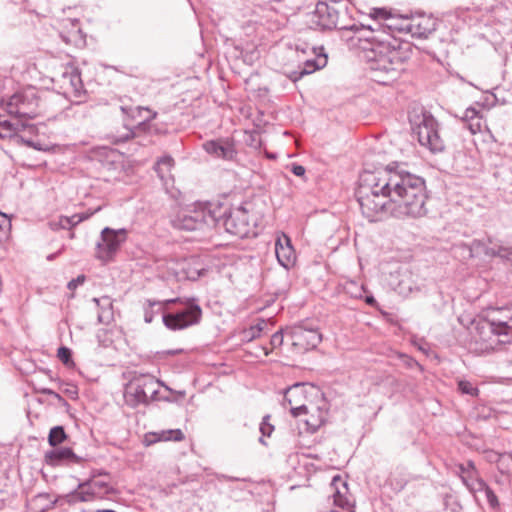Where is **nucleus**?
<instances>
[{"label":"nucleus","instance_id":"f257e3e1","mask_svg":"<svg viewBox=\"0 0 512 512\" xmlns=\"http://www.w3.org/2000/svg\"><path fill=\"white\" fill-rule=\"evenodd\" d=\"M356 197L363 216L370 222L389 215L402 220L417 219L428 212L424 180L403 170L364 171Z\"/></svg>","mask_w":512,"mask_h":512},{"label":"nucleus","instance_id":"f03ea898","mask_svg":"<svg viewBox=\"0 0 512 512\" xmlns=\"http://www.w3.org/2000/svg\"><path fill=\"white\" fill-rule=\"evenodd\" d=\"M162 314V321L169 330H182L199 323L202 310L194 299L174 298L165 301L147 300L144 307V320L151 323Z\"/></svg>","mask_w":512,"mask_h":512},{"label":"nucleus","instance_id":"7ed1b4c3","mask_svg":"<svg viewBox=\"0 0 512 512\" xmlns=\"http://www.w3.org/2000/svg\"><path fill=\"white\" fill-rule=\"evenodd\" d=\"M512 309L501 308L494 310L487 318L472 322L469 347L478 354L489 353L500 346L510 343L512 335L503 337L504 328L512 326Z\"/></svg>","mask_w":512,"mask_h":512},{"label":"nucleus","instance_id":"20e7f679","mask_svg":"<svg viewBox=\"0 0 512 512\" xmlns=\"http://www.w3.org/2000/svg\"><path fill=\"white\" fill-rule=\"evenodd\" d=\"M1 107L11 116L14 121H4L16 134L28 132L35 134L37 128L28 122L29 119L36 117L39 113V100L34 89L19 91L11 96L3 97L0 102Z\"/></svg>","mask_w":512,"mask_h":512},{"label":"nucleus","instance_id":"39448f33","mask_svg":"<svg viewBox=\"0 0 512 512\" xmlns=\"http://www.w3.org/2000/svg\"><path fill=\"white\" fill-rule=\"evenodd\" d=\"M389 40L379 41L372 47L362 46L372 77L380 83L395 79L402 70L401 52Z\"/></svg>","mask_w":512,"mask_h":512},{"label":"nucleus","instance_id":"423d86ee","mask_svg":"<svg viewBox=\"0 0 512 512\" xmlns=\"http://www.w3.org/2000/svg\"><path fill=\"white\" fill-rule=\"evenodd\" d=\"M219 210V207H214L211 204L199 203L182 209L172 219V225L177 229L187 231L202 229L204 226L216 227L219 222L217 215Z\"/></svg>","mask_w":512,"mask_h":512},{"label":"nucleus","instance_id":"0eeeda50","mask_svg":"<svg viewBox=\"0 0 512 512\" xmlns=\"http://www.w3.org/2000/svg\"><path fill=\"white\" fill-rule=\"evenodd\" d=\"M413 134L416 135L420 145L427 147L432 152H440L444 149V141L439 135L438 123L428 112L414 115L410 119Z\"/></svg>","mask_w":512,"mask_h":512},{"label":"nucleus","instance_id":"6e6552de","mask_svg":"<svg viewBox=\"0 0 512 512\" xmlns=\"http://www.w3.org/2000/svg\"><path fill=\"white\" fill-rule=\"evenodd\" d=\"M346 4L342 0L318 2L311 15V24L319 29H348L343 21Z\"/></svg>","mask_w":512,"mask_h":512},{"label":"nucleus","instance_id":"1a4fd4ad","mask_svg":"<svg viewBox=\"0 0 512 512\" xmlns=\"http://www.w3.org/2000/svg\"><path fill=\"white\" fill-rule=\"evenodd\" d=\"M114 492L115 489L108 480L92 476L90 479L79 483L74 491L64 495L62 498L67 504L75 505L103 499Z\"/></svg>","mask_w":512,"mask_h":512},{"label":"nucleus","instance_id":"9d476101","mask_svg":"<svg viewBox=\"0 0 512 512\" xmlns=\"http://www.w3.org/2000/svg\"><path fill=\"white\" fill-rule=\"evenodd\" d=\"M217 211L219 222L217 226L222 225L226 232L239 238L248 237L255 234L254 223L250 220L248 211L244 207H237L226 212H222V207Z\"/></svg>","mask_w":512,"mask_h":512},{"label":"nucleus","instance_id":"9b49d317","mask_svg":"<svg viewBox=\"0 0 512 512\" xmlns=\"http://www.w3.org/2000/svg\"><path fill=\"white\" fill-rule=\"evenodd\" d=\"M126 239V229L115 230L105 227L101 231L100 240L96 243L95 257L103 263L111 261Z\"/></svg>","mask_w":512,"mask_h":512},{"label":"nucleus","instance_id":"f8f14e48","mask_svg":"<svg viewBox=\"0 0 512 512\" xmlns=\"http://www.w3.org/2000/svg\"><path fill=\"white\" fill-rule=\"evenodd\" d=\"M52 79L61 93L71 100H78L85 93L80 71L73 65L63 67Z\"/></svg>","mask_w":512,"mask_h":512},{"label":"nucleus","instance_id":"ddd939ff","mask_svg":"<svg viewBox=\"0 0 512 512\" xmlns=\"http://www.w3.org/2000/svg\"><path fill=\"white\" fill-rule=\"evenodd\" d=\"M459 249L467 254L469 258L474 257H500L507 261L512 259V250L509 247H504L497 243H492L491 240L488 243L481 240H474L470 245L462 244Z\"/></svg>","mask_w":512,"mask_h":512},{"label":"nucleus","instance_id":"4468645a","mask_svg":"<svg viewBox=\"0 0 512 512\" xmlns=\"http://www.w3.org/2000/svg\"><path fill=\"white\" fill-rule=\"evenodd\" d=\"M283 406L289 408L294 417L309 413V407L306 404L305 385L298 383L286 389Z\"/></svg>","mask_w":512,"mask_h":512},{"label":"nucleus","instance_id":"2eb2a0df","mask_svg":"<svg viewBox=\"0 0 512 512\" xmlns=\"http://www.w3.org/2000/svg\"><path fill=\"white\" fill-rule=\"evenodd\" d=\"M435 29V19L424 15H418L410 18L400 27V30L406 31L413 37L417 38H426L429 34L435 31Z\"/></svg>","mask_w":512,"mask_h":512},{"label":"nucleus","instance_id":"dca6fc26","mask_svg":"<svg viewBox=\"0 0 512 512\" xmlns=\"http://www.w3.org/2000/svg\"><path fill=\"white\" fill-rule=\"evenodd\" d=\"M292 341L295 347L303 351H308L316 348L320 344L322 336L316 329L297 327L292 331Z\"/></svg>","mask_w":512,"mask_h":512},{"label":"nucleus","instance_id":"f3484780","mask_svg":"<svg viewBox=\"0 0 512 512\" xmlns=\"http://www.w3.org/2000/svg\"><path fill=\"white\" fill-rule=\"evenodd\" d=\"M203 149L211 156L223 160H233L236 155L234 144L229 139L207 141L203 144Z\"/></svg>","mask_w":512,"mask_h":512},{"label":"nucleus","instance_id":"a211bd4d","mask_svg":"<svg viewBox=\"0 0 512 512\" xmlns=\"http://www.w3.org/2000/svg\"><path fill=\"white\" fill-rule=\"evenodd\" d=\"M275 254L278 262L284 268L292 267L296 260V254L292 247L291 240L285 234L278 237L275 243Z\"/></svg>","mask_w":512,"mask_h":512},{"label":"nucleus","instance_id":"6ab92c4d","mask_svg":"<svg viewBox=\"0 0 512 512\" xmlns=\"http://www.w3.org/2000/svg\"><path fill=\"white\" fill-rule=\"evenodd\" d=\"M347 30L354 31L356 34V38L359 42L365 41L369 44L368 47L374 46L379 41H385L386 39H390L391 37L383 32H379L377 29L371 27H365L363 25H351L348 26Z\"/></svg>","mask_w":512,"mask_h":512},{"label":"nucleus","instance_id":"aec40b11","mask_svg":"<svg viewBox=\"0 0 512 512\" xmlns=\"http://www.w3.org/2000/svg\"><path fill=\"white\" fill-rule=\"evenodd\" d=\"M145 395L146 394L143 392L140 378L135 377L127 384L124 392V399L127 405L136 407L140 404L148 403Z\"/></svg>","mask_w":512,"mask_h":512},{"label":"nucleus","instance_id":"412c9836","mask_svg":"<svg viewBox=\"0 0 512 512\" xmlns=\"http://www.w3.org/2000/svg\"><path fill=\"white\" fill-rule=\"evenodd\" d=\"M45 459L48 464L59 465L62 462L80 464L82 457L77 456L71 448H58L46 452Z\"/></svg>","mask_w":512,"mask_h":512},{"label":"nucleus","instance_id":"4be33fe9","mask_svg":"<svg viewBox=\"0 0 512 512\" xmlns=\"http://www.w3.org/2000/svg\"><path fill=\"white\" fill-rule=\"evenodd\" d=\"M395 290L402 296H408L418 290L412 272L408 270L398 272V282L395 285Z\"/></svg>","mask_w":512,"mask_h":512},{"label":"nucleus","instance_id":"5701e85b","mask_svg":"<svg viewBox=\"0 0 512 512\" xmlns=\"http://www.w3.org/2000/svg\"><path fill=\"white\" fill-rule=\"evenodd\" d=\"M482 119L483 116L480 114V111L474 107L467 108L462 117V120L467 123V127L472 134L482 131Z\"/></svg>","mask_w":512,"mask_h":512},{"label":"nucleus","instance_id":"b1692460","mask_svg":"<svg viewBox=\"0 0 512 512\" xmlns=\"http://www.w3.org/2000/svg\"><path fill=\"white\" fill-rule=\"evenodd\" d=\"M174 165V160L170 156H164L158 160L155 165V171L164 185H168L172 180L171 169Z\"/></svg>","mask_w":512,"mask_h":512},{"label":"nucleus","instance_id":"393cba45","mask_svg":"<svg viewBox=\"0 0 512 512\" xmlns=\"http://www.w3.org/2000/svg\"><path fill=\"white\" fill-rule=\"evenodd\" d=\"M139 378L141 380L142 389L146 394L145 397L147 398L148 402L154 400L159 392L161 385L160 382L149 375H141Z\"/></svg>","mask_w":512,"mask_h":512},{"label":"nucleus","instance_id":"a878e982","mask_svg":"<svg viewBox=\"0 0 512 512\" xmlns=\"http://www.w3.org/2000/svg\"><path fill=\"white\" fill-rule=\"evenodd\" d=\"M154 439L150 443L157 441H182L184 439V433L180 429L163 430L159 433H153L151 435Z\"/></svg>","mask_w":512,"mask_h":512},{"label":"nucleus","instance_id":"bb28decb","mask_svg":"<svg viewBox=\"0 0 512 512\" xmlns=\"http://www.w3.org/2000/svg\"><path fill=\"white\" fill-rule=\"evenodd\" d=\"M320 61L321 63L317 64L314 60H306L304 67L298 73L293 72L290 75L291 80L297 81L302 76L311 74L326 64V58L320 59Z\"/></svg>","mask_w":512,"mask_h":512},{"label":"nucleus","instance_id":"cd10ccee","mask_svg":"<svg viewBox=\"0 0 512 512\" xmlns=\"http://www.w3.org/2000/svg\"><path fill=\"white\" fill-rule=\"evenodd\" d=\"M313 407L309 408V417L306 418L305 424L307 426V430L311 432H315L325 421L326 413L320 409L317 408L318 415L315 416L313 413H311V409Z\"/></svg>","mask_w":512,"mask_h":512},{"label":"nucleus","instance_id":"c85d7f7f","mask_svg":"<svg viewBox=\"0 0 512 512\" xmlns=\"http://www.w3.org/2000/svg\"><path fill=\"white\" fill-rule=\"evenodd\" d=\"M93 301L101 307V311L98 314V320L101 323H104L109 320L111 316L110 309L112 307V303L109 297H102V298H94Z\"/></svg>","mask_w":512,"mask_h":512},{"label":"nucleus","instance_id":"c756f323","mask_svg":"<svg viewBox=\"0 0 512 512\" xmlns=\"http://www.w3.org/2000/svg\"><path fill=\"white\" fill-rule=\"evenodd\" d=\"M67 438V435L64 431V428L62 426H55L51 428L49 435H48V443L55 447L65 441Z\"/></svg>","mask_w":512,"mask_h":512},{"label":"nucleus","instance_id":"7c9ffc66","mask_svg":"<svg viewBox=\"0 0 512 512\" xmlns=\"http://www.w3.org/2000/svg\"><path fill=\"white\" fill-rule=\"evenodd\" d=\"M11 231V220L5 214L0 212V244L8 240Z\"/></svg>","mask_w":512,"mask_h":512},{"label":"nucleus","instance_id":"2f4dec72","mask_svg":"<svg viewBox=\"0 0 512 512\" xmlns=\"http://www.w3.org/2000/svg\"><path fill=\"white\" fill-rule=\"evenodd\" d=\"M498 468L502 472H510L512 470V453H503L498 456Z\"/></svg>","mask_w":512,"mask_h":512},{"label":"nucleus","instance_id":"473e14b6","mask_svg":"<svg viewBox=\"0 0 512 512\" xmlns=\"http://www.w3.org/2000/svg\"><path fill=\"white\" fill-rule=\"evenodd\" d=\"M458 389L462 394H467L470 396H477L479 392V390L467 380H459Z\"/></svg>","mask_w":512,"mask_h":512},{"label":"nucleus","instance_id":"72a5a7b5","mask_svg":"<svg viewBox=\"0 0 512 512\" xmlns=\"http://www.w3.org/2000/svg\"><path fill=\"white\" fill-rule=\"evenodd\" d=\"M468 470L470 472L467 475H463V480H462V482L464 483V485L467 488L470 486L471 482L478 480L480 478L479 473L476 470L475 465L472 461H468Z\"/></svg>","mask_w":512,"mask_h":512},{"label":"nucleus","instance_id":"f704fd0d","mask_svg":"<svg viewBox=\"0 0 512 512\" xmlns=\"http://www.w3.org/2000/svg\"><path fill=\"white\" fill-rule=\"evenodd\" d=\"M100 208H97L95 210V212H97ZM94 214V211L91 212V213H80V214H74L72 215L71 217H68V220L70 222L69 224V229H71L72 227L76 226L77 224H79L80 222L88 219L91 215Z\"/></svg>","mask_w":512,"mask_h":512},{"label":"nucleus","instance_id":"c9c22d12","mask_svg":"<svg viewBox=\"0 0 512 512\" xmlns=\"http://www.w3.org/2000/svg\"><path fill=\"white\" fill-rule=\"evenodd\" d=\"M57 356L59 360L65 365L73 364L71 359V350L65 346H62L58 349Z\"/></svg>","mask_w":512,"mask_h":512},{"label":"nucleus","instance_id":"e433bc0d","mask_svg":"<svg viewBox=\"0 0 512 512\" xmlns=\"http://www.w3.org/2000/svg\"><path fill=\"white\" fill-rule=\"evenodd\" d=\"M270 416L266 415L263 417V420L260 424V432L263 436L270 437L272 432L274 431V426L269 422Z\"/></svg>","mask_w":512,"mask_h":512},{"label":"nucleus","instance_id":"4c0bfd02","mask_svg":"<svg viewBox=\"0 0 512 512\" xmlns=\"http://www.w3.org/2000/svg\"><path fill=\"white\" fill-rule=\"evenodd\" d=\"M489 486L485 483V481L481 478H479L478 480H475L473 482L470 483V486L468 487L469 491L472 492L473 494H476V493H484V491L488 488Z\"/></svg>","mask_w":512,"mask_h":512},{"label":"nucleus","instance_id":"58836bf2","mask_svg":"<svg viewBox=\"0 0 512 512\" xmlns=\"http://www.w3.org/2000/svg\"><path fill=\"white\" fill-rule=\"evenodd\" d=\"M69 220L66 216L59 217L58 220H54L50 222V226L52 229H69Z\"/></svg>","mask_w":512,"mask_h":512},{"label":"nucleus","instance_id":"ea45409f","mask_svg":"<svg viewBox=\"0 0 512 512\" xmlns=\"http://www.w3.org/2000/svg\"><path fill=\"white\" fill-rule=\"evenodd\" d=\"M484 494L486 496L487 502L489 503V505L492 508L498 507V505H499L498 498L489 487L484 491Z\"/></svg>","mask_w":512,"mask_h":512},{"label":"nucleus","instance_id":"a19ab883","mask_svg":"<svg viewBox=\"0 0 512 512\" xmlns=\"http://www.w3.org/2000/svg\"><path fill=\"white\" fill-rule=\"evenodd\" d=\"M270 344L272 348L280 347L283 344V334L278 331L271 336Z\"/></svg>","mask_w":512,"mask_h":512},{"label":"nucleus","instance_id":"79ce46f5","mask_svg":"<svg viewBox=\"0 0 512 512\" xmlns=\"http://www.w3.org/2000/svg\"><path fill=\"white\" fill-rule=\"evenodd\" d=\"M84 281H85V276L84 275H79L77 278L72 279L71 281L68 282L67 288L69 290H74L79 285H82L84 283Z\"/></svg>","mask_w":512,"mask_h":512},{"label":"nucleus","instance_id":"37998d69","mask_svg":"<svg viewBox=\"0 0 512 512\" xmlns=\"http://www.w3.org/2000/svg\"><path fill=\"white\" fill-rule=\"evenodd\" d=\"M136 110H137L138 114H140L142 111H147L149 113V116L144 118V120L141 122V125H146L147 122L153 120L157 116L156 112H152L148 108L137 107Z\"/></svg>","mask_w":512,"mask_h":512},{"label":"nucleus","instance_id":"c03bdc74","mask_svg":"<svg viewBox=\"0 0 512 512\" xmlns=\"http://www.w3.org/2000/svg\"><path fill=\"white\" fill-rule=\"evenodd\" d=\"M291 172L296 176H303L305 174V168L302 165L293 164L291 167Z\"/></svg>","mask_w":512,"mask_h":512},{"label":"nucleus","instance_id":"a18cd8bd","mask_svg":"<svg viewBox=\"0 0 512 512\" xmlns=\"http://www.w3.org/2000/svg\"><path fill=\"white\" fill-rule=\"evenodd\" d=\"M458 473L461 477V480H463V475H467L470 471L468 470V462L466 464H459L457 466Z\"/></svg>","mask_w":512,"mask_h":512},{"label":"nucleus","instance_id":"49530a36","mask_svg":"<svg viewBox=\"0 0 512 512\" xmlns=\"http://www.w3.org/2000/svg\"><path fill=\"white\" fill-rule=\"evenodd\" d=\"M386 15L387 13L383 9H375L373 13V17L375 18H386Z\"/></svg>","mask_w":512,"mask_h":512},{"label":"nucleus","instance_id":"de8ad7c7","mask_svg":"<svg viewBox=\"0 0 512 512\" xmlns=\"http://www.w3.org/2000/svg\"><path fill=\"white\" fill-rule=\"evenodd\" d=\"M19 138H20V139H21V140H22V141H23L27 146H30V147H33V148H36V149H39V150L41 149V148L37 147V146L35 145V143H34L32 140H30V139H26V138H24V136H22V135H19Z\"/></svg>","mask_w":512,"mask_h":512},{"label":"nucleus","instance_id":"09e8293b","mask_svg":"<svg viewBox=\"0 0 512 512\" xmlns=\"http://www.w3.org/2000/svg\"><path fill=\"white\" fill-rule=\"evenodd\" d=\"M260 331H261V328H260V327H251V328H250V335H251V338H254V337L258 336V335H259V333H260Z\"/></svg>","mask_w":512,"mask_h":512},{"label":"nucleus","instance_id":"8fccbe9b","mask_svg":"<svg viewBox=\"0 0 512 512\" xmlns=\"http://www.w3.org/2000/svg\"><path fill=\"white\" fill-rule=\"evenodd\" d=\"M43 393L48 394V395H55V396H57V397L59 396L58 394L54 393V392H53L52 390H50V389H44V390H43Z\"/></svg>","mask_w":512,"mask_h":512},{"label":"nucleus","instance_id":"3c124183","mask_svg":"<svg viewBox=\"0 0 512 512\" xmlns=\"http://www.w3.org/2000/svg\"><path fill=\"white\" fill-rule=\"evenodd\" d=\"M135 134H136L135 131L129 130V133L123 139H128L130 137H134Z\"/></svg>","mask_w":512,"mask_h":512},{"label":"nucleus","instance_id":"603ef678","mask_svg":"<svg viewBox=\"0 0 512 512\" xmlns=\"http://www.w3.org/2000/svg\"><path fill=\"white\" fill-rule=\"evenodd\" d=\"M96 512H116V511L110 510V509H102V510H97Z\"/></svg>","mask_w":512,"mask_h":512},{"label":"nucleus","instance_id":"864d4df0","mask_svg":"<svg viewBox=\"0 0 512 512\" xmlns=\"http://www.w3.org/2000/svg\"><path fill=\"white\" fill-rule=\"evenodd\" d=\"M0 125H1L3 128H5V129H7V130H9V131H12V132H13V130H12V129H10L7 125H4V122H3V123H1V122H0Z\"/></svg>","mask_w":512,"mask_h":512},{"label":"nucleus","instance_id":"5fc2aeb1","mask_svg":"<svg viewBox=\"0 0 512 512\" xmlns=\"http://www.w3.org/2000/svg\"><path fill=\"white\" fill-rule=\"evenodd\" d=\"M68 393H70L71 395H75L76 394V391L75 390H67Z\"/></svg>","mask_w":512,"mask_h":512},{"label":"nucleus","instance_id":"6e6d98bb","mask_svg":"<svg viewBox=\"0 0 512 512\" xmlns=\"http://www.w3.org/2000/svg\"><path fill=\"white\" fill-rule=\"evenodd\" d=\"M121 110L124 112V113H127L128 112V109L126 107H121Z\"/></svg>","mask_w":512,"mask_h":512},{"label":"nucleus","instance_id":"4d7b16f0","mask_svg":"<svg viewBox=\"0 0 512 512\" xmlns=\"http://www.w3.org/2000/svg\"><path fill=\"white\" fill-rule=\"evenodd\" d=\"M263 349H264V353H265V355H266V356H267V355H269L270 351H269V350H267L266 348H263Z\"/></svg>","mask_w":512,"mask_h":512},{"label":"nucleus","instance_id":"13d9d810","mask_svg":"<svg viewBox=\"0 0 512 512\" xmlns=\"http://www.w3.org/2000/svg\"><path fill=\"white\" fill-rule=\"evenodd\" d=\"M373 301H374V300H373V298H372V297H371V298H367V302H368V303H372Z\"/></svg>","mask_w":512,"mask_h":512},{"label":"nucleus","instance_id":"bf43d9fd","mask_svg":"<svg viewBox=\"0 0 512 512\" xmlns=\"http://www.w3.org/2000/svg\"><path fill=\"white\" fill-rule=\"evenodd\" d=\"M259 441L264 445L266 444L263 438H260Z\"/></svg>","mask_w":512,"mask_h":512},{"label":"nucleus","instance_id":"052dcab7","mask_svg":"<svg viewBox=\"0 0 512 512\" xmlns=\"http://www.w3.org/2000/svg\"><path fill=\"white\" fill-rule=\"evenodd\" d=\"M72 23H73V25H75V26H76V25H77V23H78V20H74V21H72Z\"/></svg>","mask_w":512,"mask_h":512},{"label":"nucleus","instance_id":"680f3d73","mask_svg":"<svg viewBox=\"0 0 512 512\" xmlns=\"http://www.w3.org/2000/svg\"><path fill=\"white\" fill-rule=\"evenodd\" d=\"M509 249L512 250V247H509ZM510 261H512V259Z\"/></svg>","mask_w":512,"mask_h":512}]
</instances>
